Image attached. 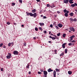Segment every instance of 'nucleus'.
Returning a JSON list of instances; mask_svg holds the SVG:
<instances>
[{"instance_id":"19","label":"nucleus","mask_w":77,"mask_h":77,"mask_svg":"<svg viewBox=\"0 0 77 77\" xmlns=\"http://www.w3.org/2000/svg\"><path fill=\"white\" fill-rule=\"evenodd\" d=\"M32 12L33 13H35V12H36V9H34L33 10H32Z\"/></svg>"},{"instance_id":"37","label":"nucleus","mask_w":77,"mask_h":77,"mask_svg":"<svg viewBox=\"0 0 77 77\" xmlns=\"http://www.w3.org/2000/svg\"><path fill=\"white\" fill-rule=\"evenodd\" d=\"M23 44H24V46H25V47H26V43H24Z\"/></svg>"},{"instance_id":"32","label":"nucleus","mask_w":77,"mask_h":77,"mask_svg":"<svg viewBox=\"0 0 77 77\" xmlns=\"http://www.w3.org/2000/svg\"><path fill=\"white\" fill-rule=\"evenodd\" d=\"M57 35L58 36H59L60 35V33H59L58 34H57Z\"/></svg>"},{"instance_id":"4","label":"nucleus","mask_w":77,"mask_h":77,"mask_svg":"<svg viewBox=\"0 0 77 77\" xmlns=\"http://www.w3.org/2000/svg\"><path fill=\"white\" fill-rule=\"evenodd\" d=\"M68 2H69V0H64L63 1V2L66 4H68Z\"/></svg>"},{"instance_id":"6","label":"nucleus","mask_w":77,"mask_h":77,"mask_svg":"<svg viewBox=\"0 0 77 77\" xmlns=\"http://www.w3.org/2000/svg\"><path fill=\"white\" fill-rule=\"evenodd\" d=\"M75 37V36L74 35H73L72 36H71L70 37V38L71 40H72L73 39V38Z\"/></svg>"},{"instance_id":"46","label":"nucleus","mask_w":77,"mask_h":77,"mask_svg":"<svg viewBox=\"0 0 77 77\" xmlns=\"http://www.w3.org/2000/svg\"><path fill=\"white\" fill-rule=\"evenodd\" d=\"M40 70L41 72H43V70L42 69H40Z\"/></svg>"},{"instance_id":"5","label":"nucleus","mask_w":77,"mask_h":77,"mask_svg":"<svg viewBox=\"0 0 77 77\" xmlns=\"http://www.w3.org/2000/svg\"><path fill=\"white\" fill-rule=\"evenodd\" d=\"M75 6H77V4L76 3H75V4L71 5V6H72V7H75Z\"/></svg>"},{"instance_id":"53","label":"nucleus","mask_w":77,"mask_h":77,"mask_svg":"<svg viewBox=\"0 0 77 77\" xmlns=\"http://www.w3.org/2000/svg\"><path fill=\"white\" fill-rule=\"evenodd\" d=\"M28 74H31V72L29 71L28 72Z\"/></svg>"},{"instance_id":"50","label":"nucleus","mask_w":77,"mask_h":77,"mask_svg":"<svg viewBox=\"0 0 77 77\" xmlns=\"http://www.w3.org/2000/svg\"><path fill=\"white\" fill-rule=\"evenodd\" d=\"M30 14V13H27V15L28 16H29V15H30V14Z\"/></svg>"},{"instance_id":"17","label":"nucleus","mask_w":77,"mask_h":77,"mask_svg":"<svg viewBox=\"0 0 77 77\" xmlns=\"http://www.w3.org/2000/svg\"><path fill=\"white\" fill-rule=\"evenodd\" d=\"M67 52H68V49H66L65 50V53H66H66H67Z\"/></svg>"},{"instance_id":"20","label":"nucleus","mask_w":77,"mask_h":77,"mask_svg":"<svg viewBox=\"0 0 77 77\" xmlns=\"http://www.w3.org/2000/svg\"><path fill=\"white\" fill-rule=\"evenodd\" d=\"M65 16L66 17H67L68 16V14H67V13H65Z\"/></svg>"},{"instance_id":"39","label":"nucleus","mask_w":77,"mask_h":77,"mask_svg":"<svg viewBox=\"0 0 77 77\" xmlns=\"http://www.w3.org/2000/svg\"><path fill=\"white\" fill-rule=\"evenodd\" d=\"M43 19H45L47 18V17H46V16H44L43 17Z\"/></svg>"},{"instance_id":"2","label":"nucleus","mask_w":77,"mask_h":77,"mask_svg":"<svg viewBox=\"0 0 77 77\" xmlns=\"http://www.w3.org/2000/svg\"><path fill=\"white\" fill-rule=\"evenodd\" d=\"M44 74L45 75L44 76H43L44 77H47V71H43Z\"/></svg>"},{"instance_id":"14","label":"nucleus","mask_w":77,"mask_h":77,"mask_svg":"<svg viewBox=\"0 0 77 77\" xmlns=\"http://www.w3.org/2000/svg\"><path fill=\"white\" fill-rule=\"evenodd\" d=\"M64 55V53L63 52L61 54H60V56L61 57V56H63Z\"/></svg>"},{"instance_id":"24","label":"nucleus","mask_w":77,"mask_h":77,"mask_svg":"<svg viewBox=\"0 0 77 77\" xmlns=\"http://www.w3.org/2000/svg\"><path fill=\"white\" fill-rule=\"evenodd\" d=\"M77 21V19L75 18V19H73V21L76 22Z\"/></svg>"},{"instance_id":"33","label":"nucleus","mask_w":77,"mask_h":77,"mask_svg":"<svg viewBox=\"0 0 77 77\" xmlns=\"http://www.w3.org/2000/svg\"><path fill=\"white\" fill-rule=\"evenodd\" d=\"M55 27L56 29H59V27L57 26H55Z\"/></svg>"},{"instance_id":"40","label":"nucleus","mask_w":77,"mask_h":77,"mask_svg":"<svg viewBox=\"0 0 77 77\" xmlns=\"http://www.w3.org/2000/svg\"><path fill=\"white\" fill-rule=\"evenodd\" d=\"M50 5H49V4H47V7H49L50 6Z\"/></svg>"},{"instance_id":"26","label":"nucleus","mask_w":77,"mask_h":77,"mask_svg":"<svg viewBox=\"0 0 77 77\" xmlns=\"http://www.w3.org/2000/svg\"><path fill=\"white\" fill-rule=\"evenodd\" d=\"M63 11L64 13H66V9H65Z\"/></svg>"},{"instance_id":"13","label":"nucleus","mask_w":77,"mask_h":77,"mask_svg":"<svg viewBox=\"0 0 77 77\" xmlns=\"http://www.w3.org/2000/svg\"><path fill=\"white\" fill-rule=\"evenodd\" d=\"M29 15L31 17H33V14H32V13H29Z\"/></svg>"},{"instance_id":"61","label":"nucleus","mask_w":77,"mask_h":77,"mask_svg":"<svg viewBox=\"0 0 77 77\" xmlns=\"http://www.w3.org/2000/svg\"><path fill=\"white\" fill-rule=\"evenodd\" d=\"M22 26L23 27H24V25H23V24L22 25Z\"/></svg>"},{"instance_id":"41","label":"nucleus","mask_w":77,"mask_h":77,"mask_svg":"<svg viewBox=\"0 0 77 77\" xmlns=\"http://www.w3.org/2000/svg\"><path fill=\"white\" fill-rule=\"evenodd\" d=\"M44 33L45 34L47 33V31H45V30L44 31Z\"/></svg>"},{"instance_id":"28","label":"nucleus","mask_w":77,"mask_h":77,"mask_svg":"<svg viewBox=\"0 0 77 77\" xmlns=\"http://www.w3.org/2000/svg\"><path fill=\"white\" fill-rule=\"evenodd\" d=\"M69 3H70V4H72V3H74V2H72V1H69Z\"/></svg>"},{"instance_id":"35","label":"nucleus","mask_w":77,"mask_h":77,"mask_svg":"<svg viewBox=\"0 0 77 77\" xmlns=\"http://www.w3.org/2000/svg\"><path fill=\"white\" fill-rule=\"evenodd\" d=\"M7 24H8V25H9V24H11V23H10V22H7Z\"/></svg>"},{"instance_id":"55","label":"nucleus","mask_w":77,"mask_h":77,"mask_svg":"<svg viewBox=\"0 0 77 77\" xmlns=\"http://www.w3.org/2000/svg\"><path fill=\"white\" fill-rule=\"evenodd\" d=\"M8 55H9V56H11V53L8 54Z\"/></svg>"},{"instance_id":"64","label":"nucleus","mask_w":77,"mask_h":77,"mask_svg":"<svg viewBox=\"0 0 77 77\" xmlns=\"http://www.w3.org/2000/svg\"><path fill=\"white\" fill-rule=\"evenodd\" d=\"M75 11L76 12H77V10L75 9Z\"/></svg>"},{"instance_id":"63","label":"nucleus","mask_w":77,"mask_h":77,"mask_svg":"<svg viewBox=\"0 0 77 77\" xmlns=\"http://www.w3.org/2000/svg\"><path fill=\"white\" fill-rule=\"evenodd\" d=\"M49 34L50 35V34H51V32H50V31L49 32Z\"/></svg>"},{"instance_id":"12","label":"nucleus","mask_w":77,"mask_h":77,"mask_svg":"<svg viewBox=\"0 0 77 77\" xmlns=\"http://www.w3.org/2000/svg\"><path fill=\"white\" fill-rule=\"evenodd\" d=\"M74 13L72 12H71V13L70 14H69V15H70V16H71V17H72V16H73L74 15Z\"/></svg>"},{"instance_id":"3","label":"nucleus","mask_w":77,"mask_h":77,"mask_svg":"<svg viewBox=\"0 0 77 77\" xmlns=\"http://www.w3.org/2000/svg\"><path fill=\"white\" fill-rule=\"evenodd\" d=\"M13 53L14 54H15V55H18V52L17 51H14Z\"/></svg>"},{"instance_id":"59","label":"nucleus","mask_w":77,"mask_h":77,"mask_svg":"<svg viewBox=\"0 0 77 77\" xmlns=\"http://www.w3.org/2000/svg\"><path fill=\"white\" fill-rule=\"evenodd\" d=\"M57 13H58V14H60V12H59V11H57Z\"/></svg>"},{"instance_id":"29","label":"nucleus","mask_w":77,"mask_h":77,"mask_svg":"<svg viewBox=\"0 0 77 77\" xmlns=\"http://www.w3.org/2000/svg\"><path fill=\"white\" fill-rule=\"evenodd\" d=\"M35 30L36 31H38V28L36 27L35 28Z\"/></svg>"},{"instance_id":"47","label":"nucleus","mask_w":77,"mask_h":77,"mask_svg":"<svg viewBox=\"0 0 77 77\" xmlns=\"http://www.w3.org/2000/svg\"><path fill=\"white\" fill-rule=\"evenodd\" d=\"M48 42H49V43H50L51 44V43H52V42H51V41H49Z\"/></svg>"},{"instance_id":"62","label":"nucleus","mask_w":77,"mask_h":77,"mask_svg":"<svg viewBox=\"0 0 77 77\" xmlns=\"http://www.w3.org/2000/svg\"><path fill=\"white\" fill-rule=\"evenodd\" d=\"M43 15H41V17H43Z\"/></svg>"},{"instance_id":"42","label":"nucleus","mask_w":77,"mask_h":77,"mask_svg":"<svg viewBox=\"0 0 77 77\" xmlns=\"http://www.w3.org/2000/svg\"><path fill=\"white\" fill-rule=\"evenodd\" d=\"M29 66H30V65H28L27 66V67L28 69H29Z\"/></svg>"},{"instance_id":"8","label":"nucleus","mask_w":77,"mask_h":77,"mask_svg":"<svg viewBox=\"0 0 77 77\" xmlns=\"http://www.w3.org/2000/svg\"><path fill=\"white\" fill-rule=\"evenodd\" d=\"M53 70H52L51 68H50L48 70V71L49 72H51L52 71H53Z\"/></svg>"},{"instance_id":"56","label":"nucleus","mask_w":77,"mask_h":77,"mask_svg":"<svg viewBox=\"0 0 77 77\" xmlns=\"http://www.w3.org/2000/svg\"><path fill=\"white\" fill-rule=\"evenodd\" d=\"M49 38H53V37H51V35H50V36Z\"/></svg>"},{"instance_id":"10","label":"nucleus","mask_w":77,"mask_h":77,"mask_svg":"<svg viewBox=\"0 0 77 77\" xmlns=\"http://www.w3.org/2000/svg\"><path fill=\"white\" fill-rule=\"evenodd\" d=\"M56 71H54V77H56Z\"/></svg>"},{"instance_id":"45","label":"nucleus","mask_w":77,"mask_h":77,"mask_svg":"<svg viewBox=\"0 0 77 77\" xmlns=\"http://www.w3.org/2000/svg\"><path fill=\"white\" fill-rule=\"evenodd\" d=\"M11 44L12 45V46H13V45L14 44V43L12 42H11Z\"/></svg>"},{"instance_id":"11","label":"nucleus","mask_w":77,"mask_h":77,"mask_svg":"<svg viewBox=\"0 0 77 77\" xmlns=\"http://www.w3.org/2000/svg\"><path fill=\"white\" fill-rule=\"evenodd\" d=\"M33 14V17L34 18H36V15H37V14H36V13H34V14Z\"/></svg>"},{"instance_id":"48","label":"nucleus","mask_w":77,"mask_h":77,"mask_svg":"<svg viewBox=\"0 0 77 77\" xmlns=\"http://www.w3.org/2000/svg\"><path fill=\"white\" fill-rule=\"evenodd\" d=\"M52 39H53L54 40V39H56V38H55L54 37H52Z\"/></svg>"},{"instance_id":"1","label":"nucleus","mask_w":77,"mask_h":77,"mask_svg":"<svg viewBox=\"0 0 77 77\" xmlns=\"http://www.w3.org/2000/svg\"><path fill=\"white\" fill-rule=\"evenodd\" d=\"M69 29L71 31H72L73 32H75V29H74V28L73 27H70L69 28Z\"/></svg>"},{"instance_id":"43","label":"nucleus","mask_w":77,"mask_h":77,"mask_svg":"<svg viewBox=\"0 0 77 77\" xmlns=\"http://www.w3.org/2000/svg\"><path fill=\"white\" fill-rule=\"evenodd\" d=\"M66 14H68L69 13V11H66Z\"/></svg>"},{"instance_id":"58","label":"nucleus","mask_w":77,"mask_h":77,"mask_svg":"<svg viewBox=\"0 0 77 77\" xmlns=\"http://www.w3.org/2000/svg\"><path fill=\"white\" fill-rule=\"evenodd\" d=\"M6 46H4L3 47V48H6Z\"/></svg>"},{"instance_id":"54","label":"nucleus","mask_w":77,"mask_h":77,"mask_svg":"<svg viewBox=\"0 0 77 77\" xmlns=\"http://www.w3.org/2000/svg\"><path fill=\"white\" fill-rule=\"evenodd\" d=\"M71 42H75V40H72L71 41Z\"/></svg>"},{"instance_id":"44","label":"nucleus","mask_w":77,"mask_h":77,"mask_svg":"<svg viewBox=\"0 0 77 77\" xmlns=\"http://www.w3.org/2000/svg\"><path fill=\"white\" fill-rule=\"evenodd\" d=\"M50 27H53V25L52 24H51L50 25Z\"/></svg>"},{"instance_id":"34","label":"nucleus","mask_w":77,"mask_h":77,"mask_svg":"<svg viewBox=\"0 0 77 77\" xmlns=\"http://www.w3.org/2000/svg\"><path fill=\"white\" fill-rule=\"evenodd\" d=\"M38 74H42V73L41 72H38Z\"/></svg>"},{"instance_id":"18","label":"nucleus","mask_w":77,"mask_h":77,"mask_svg":"<svg viewBox=\"0 0 77 77\" xmlns=\"http://www.w3.org/2000/svg\"><path fill=\"white\" fill-rule=\"evenodd\" d=\"M68 73L69 74V75H71V74H72V72L70 71H69L68 72Z\"/></svg>"},{"instance_id":"22","label":"nucleus","mask_w":77,"mask_h":77,"mask_svg":"<svg viewBox=\"0 0 77 77\" xmlns=\"http://www.w3.org/2000/svg\"><path fill=\"white\" fill-rule=\"evenodd\" d=\"M65 36H66V34H63V38H65Z\"/></svg>"},{"instance_id":"9","label":"nucleus","mask_w":77,"mask_h":77,"mask_svg":"<svg viewBox=\"0 0 77 77\" xmlns=\"http://www.w3.org/2000/svg\"><path fill=\"white\" fill-rule=\"evenodd\" d=\"M66 43H64V44H63L62 45L63 48H65V45H66Z\"/></svg>"},{"instance_id":"25","label":"nucleus","mask_w":77,"mask_h":77,"mask_svg":"<svg viewBox=\"0 0 77 77\" xmlns=\"http://www.w3.org/2000/svg\"><path fill=\"white\" fill-rule=\"evenodd\" d=\"M70 21H73L74 19L72 18H70Z\"/></svg>"},{"instance_id":"30","label":"nucleus","mask_w":77,"mask_h":77,"mask_svg":"<svg viewBox=\"0 0 77 77\" xmlns=\"http://www.w3.org/2000/svg\"><path fill=\"white\" fill-rule=\"evenodd\" d=\"M12 6H15V4L14 3H12Z\"/></svg>"},{"instance_id":"51","label":"nucleus","mask_w":77,"mask_h":77,"mask_svg":"<svg viewBox=\"0 0 77 77\" xmlns=\"http://www.w3.org/2000/svg\"><path fill=\"white\" fill-rule=\"evenodd\" d=\"M69 46L71 45V43H69Z\"/></svg>"},{"instance_id":"7","label":"nucleus","mask_w":77,"mask_h":77,"mask_svg":"<svg viewBox=\"0 0 77 77\" xmlns=\"http://www.w3.org/2000/svg\"><path fill=\"white\" fill-rule=\"evenodd\" d=\"M57 26H58L59 27H60V28L62 27L63 26V25H62V24H58L57 25Z\"/></svg>"},{"instance_id":"15","label":"nucleus","mask_w":77,"mask_h":77,"mask_svg":"<svg viewBox=\"0 0 77 77\" xmlns=\"http://www.w3.org/2000/svg\"><path fill=\"white\" fill-rule=\"evenodd\" d=\"M39 24L41 26H44V23H39Z\"/></svg>"},{"instance_id":"52","label":"nucleus","mask_w":77,"mask_h":77,"mask_svg":"<svg viewBox=\"0 0 77 77\" xmlns=\"http://www.w3.org/2000/svg\"><path fill=\"white\" fill-rule=\"evenodd\" d=\"M37 2H40V0H36Z\"/></svg>"},{"instance_id":"16","label":"nucleus","mask_w":77,"mask_h":77,"mask_svg":"<svg viewBox=\"0 0 77 77\" xmlns=\"http://www.w3.org/2000/svg\"><path fill=\"white\" fill-rule=\"evenodd\" d=\"M11 56L9 55H8L6 56V57L7 59H10V58H11Z\"/></svg>"},{"instance_id":"31","label":"nucleus","mask_w":77,"mask_h":77,"mask_svg":"<svg viewBox=\"0 0 77 77\" xmlns=\"http://www.w3.org/2000/svg\"><path fill=\"white\" fill-rule=\"evenodd\" d=\"M11 43H9L8 45V46L9 47H11Z\"/></svg>"},{"instance_id":"27","label":"nucleus","mask_w":77,"mask_h":77,"mask_svg":"<svg viewBox=\"0 0 77 77\" xmlns=\"http://www.w3.org/2000/svg\"><path fill=\"white\" fill-rule=\"evenodd\" d=\"M3 45V43H1V44H0V47H2Z\"/></svg>"},{"instance_id":"36","label":"nucleus","mask_w":77,"mask_h":77,"mask_svg":"<svg viewBox=\"0 0 77 77\" xmlns=\"http://www.w3.org/2000/svg\"><path fill=\"white\" fill-rule=\"evenodd\" d=\"M1 71H3V68H1Z\"/></svg>"},{"instance_id":"49","label":"nucleus","mask_w":77,"mask_h":77,"mask_svg":"<svg viewBox=\"0 0 77 77\" xmlns=\"http://www.w3.org/2000/svg\"><path fill=\"white\" fill-rule=\"evenodd\" d=\"M33 39L34 40L36 39V37H33Z\"/></svg>"},{"instance_id":"60","label":"nucleus","mask_w":77,"mask_h":77,"mask_svg":"<svg viewBox=\"0 0 77 77\" xmlns=\"http://www.w3.org/2000/svg\"><path fill=\"white\" fill-rule=\"evenodd\" d=\"M73 0H69V2H72Z\"/></svg>"},{"instance_id":"38","label":"nucleus","mask_w":77,"mask_h":77,"mask_svg":"<svg viewBox=\"0 0 77 77\" xmlns=\"http://www.w3.org/2000/svg\"><path fill=\"white\" fill-rule=\"evenodd\" d=\"M38 28H39V30H42V29L41 27H39Z\"/></svg>"},{"instance_id":"23","label":"nucleus","mask_w":77,"mask_h":77,"mask_svg":"<svg viewBox=\"0 0 77 77\" xmlns=\"http://www.w3.org/2000/svg\"><path fill=\"white\" fill-rule=\"evenodd\" d=\"M55 70H56L57 72H59V69H56Z\"/></svg>"},{"instance_id":"21","label":"nucleus","mask_w":77,"mask_h":77,"mask_svg":"<svg viewBox=\"0 0 77 77\" xmlns=\"http://www.w3.org/2000/svg\"><path fill=\"white\" fill-rule=\"evenodd\" d=\"M19 3H22L23 2L22 0H19Z\"/></svg>"},{"instance_id":"57","label":"nucleus","mask_w":77,"mask_h":77,"mask_svg":"<svg viewBox=\"0 0 77 77\" xmlns=\"http://www.w3.org/2000/svg\"><path fill=\"white\" fill-rule=\"evenodd\" d=\"M14 25H15V26H16L17 23H14Z\"/></svg>"}]
</instances>
